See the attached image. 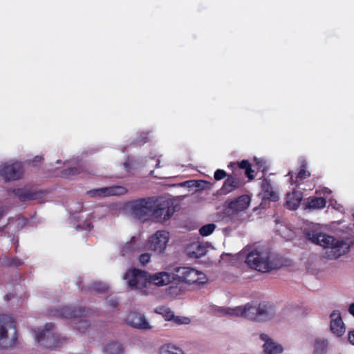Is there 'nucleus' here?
<instances>
[{"label": "nucleus", "mask_w": 354, "mask_h": 354, "mask_svg": "<svg viewBox=\"0 0 354 354\" xmlns=\"http://www.w3.org/2000/svg\"><path fill=\"white\" fill-rule=\"evenodd\" d=\"M348 340L349 342L354 345V330L351 331L348 334Z\"/></svg>", "instance_id": "nucleus-47"}, {"label": "nucleus", "mask_w": 354, "mask_h": 354, "mask_svg": "<svg viewBox=\"0 0 354 354\" xmlns=\"http://www.w3.org/2000/svg\"><path fill=\"white\" fill-rule=\"evenodd\" d=\"M286 207L289 209H296L299 206L302 198L303 194L299 191H292L286 194Z\"/></svg>", "instance_id": "nucleus-22"}, {"label": "nucleus", "mask_w": 354, "mask_h": 354, "mask_svg": "<svg viewBox=\"0 0 354 354\" xmlns=\"http://www.w3.org/2000/svg\"><path fill=\"white\" fill-rule=\"evenodd\" d=\"M24 168L21 162H8L0 167V175L6 181L16 180L22 178Z\"/></svg>", "instance_id": "nucleus-10"}, {"label": "nucleus", "mask_w": 354, "mask_h": 354, "mask_svg": "<svg viewBox=\"0 0 354 354\" xmlns=\"http://www.w3.org/2000/svg\"><path fill=\"white\" fill-rule=\"evenodd\" d=\"M89 288L95 292L104 293L108 291L109 286L102 282L95 281L90 284Z\"/></svg>", "instance_id": "nucleus-33"}, {"label": "nucleus", "mask_w": 354, "mask_h": 354, "mask_svg": "<svg viewBox=\"0 0 354 354\" xmlns=\"http://www.w3.org/2000/svg\"><path fill=\"white\" fill-rule=\"evenodd\" d=\"M175 279L176 278L174 274H170L167 272H160L154 274H150V284L153 283L158 286L168 285Z\"/></svg>", "instance_id": "nucleus-20"}, {"label": "nucleus", "mask_w": 354, "mask_h": 354, "mask_svg": "<svg viewBox=\"0 0 354 354\" xmlns=\"http://www.w3.org/2000/svg\"><path fill=\"white\" fill-rule=\"evenodd\" d=\"M149 140L147 133H142L139 138L137 139V140L135 142V145H142L146 142H147Z\"/></svg>", "instance_id": "nucleus-39"}, {"label": "nucleus", "mask_w": 354, "mask_h": 354, "mask_svg": "<svg viewBox=\"0 0 354 354\" xmlns=\"http://www.w3.org/2000/svg\"><path fill=\"white\" fill-rule=\"evenodd\" d=\"M229 168H231L233 173H235V170L238 169H245V174L246 176L250 179H254V176L253 173L254 171L252 169V165L248 160H243L241 162H230L228 165Z\"/></svg>", "instance_id": "nucleus-23"}, {"label": "nucleus", "mask_w": 354, "mask_h": 354, "mask_svg": "<svg viewBox=\"0 0 354 354\" xmlns=\"http://www.w3.org/2000/svg\"><path fill=\"white\" fill-rule=\"evenodd\" d=\"M171 285L166 289V293L167 295L170 297H175L182 294L183 292V282L178 280V282H172L170 283Z\"/></svg>", "instance_id": "nucleus-27"}, {"label": "nucleus", "mask_w": 354, "mask_h": 354, "mask_svg": "<svg viewBox=\"0 0 354 354\" xmlns=\"http://www.w3.org/2000/svg\"><path fill=\"white\" fill-rule=\"evenodd\" d=\"M107 301L109 303L110 306L113 308H116L118 305V299L113 297H109L107 298Z\"/></svg>", "instance_id": "nucleus-42"}, {"label": "nucleus", "mask_w": 354, "mask_h": 354, "mask_svg": "<svg viewBox=\"0 0 354 354\" xmlns=\"http://www.w3.org/2000/svg\"><path fill=\"white\" fill-rule=\"evenodd\" d=\"M127 192V189L120 185L101 187L94 189L88 192V194L92 197H106L111 196H122Z\"/></svg>", "instance_id": "nucleus-12"}, {"label": "nucleus", "mask_w": 354, "mask_h": 354, "mask_svg": "<svg viewBox=\"0 0 354 354\" xmlns=\"http://www.w3.org/2000/svg\"><path fill=\"white\" fill-rule=\"evenodd\" d=\"M90 310L84 307H77L72 306H64L57 310L58 315L64 318H77L87 317L90 314Z\"/></svg>", "instance_id": "nucleus-13"}, {"label": "nucleus", "mask_w": 354, "mask_h": 354, "mask_svg": "<svg viewBox=\"0 0 354 354\" xmlns=\"http://www.w3.org/2000/svg\"><path fill=\"white\" fill-rule=\"evenodd\" d=\"M104 352L105 354H122L124 349L122 344L113 342L104 346Z\"/></svg>", "instance_id": "nucleus-30"}, {"label": "nucleus", "mask_w": 354, "mask_h": 354, "mask_svg": "<svg viewBox=\"0 0 354 354\" xmlns=\"http://www.w3.org/2000/svg\"><path fill=\"white\" fill-rule=\"evenodd\" d=\"M175 276L180 281L188 284L203 285L207 281L206 275L193 268L180 267L176 269Z\"/></svg>", "instance_id": "nucleus-8"}, {"label": "nucleus", "mask_w": 354, "mask_h": 354, "mask_svg": "<svg viewBox=\"0 0 354 354\" xmlns=\"http://www.w3.org/2000/svg\"><path fill=\"white\" fill-rule=\"evenodd\" d=\"M228 175L223 169H218L215 171L214 177L216 180H221L227 178Z\"/></svg>", "instance_id": "nucleus-38"}, {"label": "nucleus", "mask_w": 354, "mask_h": 354, "mask_svg": "<svg viewBox=\"0 0 354 354\" xmlns=\"http://www.w3.org/2000/svg\"><path fill=\"white\" fill-rule=\"evenodd\" d=\"M243 185V180L237 176L236 173L229 174L227 178L224 181L221 187V191L223 194H229L237 189L241 188Z\"/></svg>", "instance_id": "nucleus-17"}, {"label": "nucleus", "mask_w": 354, "mask_h": 354, "mask_svg": "<svg viewBox=\"0 0 354 354\" xmlns=\"http://www.w3.org/2000/svg\"><path fill=\"white\" fill-rule=\"evenodd\" d=\"M12 193L19 198L21 202H26L38 199L41 193L31 188L23 187L17 188L12 190Z\"/></svg>", "instance_id": "nucleus-18"}, {"label": "nucleus", "mask_w": 354, "mask_h": 354, "mask_svg": "<svg viewBox=\"0 0 354 354\" xmlns=\"http://www.w3.org/2000/svg\"><path fill=\"white\" fill-rule=\"evenodd\" d=\"M261 339L263 340L266 342H272V340L268 337L266 334L262 333L260 335Z\"/></svg>", "instance_id": "nucleus-45"}, {"label": "nucleus", "mask_w": 354, "mask_h": 354, "mask_svg": "<svg viewBox=\"0 0 354 354\" xmlns=\"http://www.w3.org/2000/svg\"><path fill=\"white\" fill-rule=\"evenodd\" d=\"M304 234L313 243L330 249V253L326 254L328 259H337L349 251V245L346 241L321 232L315 225L305 228Z\"/></svg>", "instance_id": "nucleus-1"}, {"label": "nucleus", "mask_w": 354, "mask_h": 354, "mask_svg": "<svg viewBox=\"0 0 354 354\" xmlns=\"http://www.w3.org/2000/svg\"><path fill=\"white\" fill-rule=\"evenodd\" d=\"M127 285L131 290H142L150 285V274L138 268L128 269L123 276Z\"/></svg>", "instance_id": "nucleus-7"}, {"label": "nucleus", "mask_w": 354, "mask_h": 354, "mask_svg": "<svg viewBox=\"0 0 354 354\" xmlns=\"http://www.w3.org/2000/svg\"><path fill=\"white\" fill-rule=\"evenodd\" d=\"M137 250L136 239L133 236L131 241L126 243L125 245L121 249V253L123 256L129 255L135 252Z\"/></svg>", "instance_id": "nucleus-31"}, {"label": "nucleus", "mask_w": 354, "mask_h": 354, "mask_svg": "<svg viewBox=\"0 0 354 354\" xmlns=\"http://www.w3.org/2000/svg\"><path fill=\"white\" fill-rule=\"evenodd\" d=\"M154 206L153 198H142L133 202L131 214L136 218L141 219L151 215Z\"/></svg>", "instance_id": "nucleus-9"}, {"label": "nucleus", "mask_w": 354, "mask_h": 354, "mask_svg": "<svg viewBox=\"0 0 354 354\" xmlns=\"http://www.w3.org/2000/svg\"><path fill=\"white\" fill-rule=\"evenodd\" d=\"M43 160L44 158L42 156H36L32 160H30L28 164L32 167H36L40 164Z\"/></svg>", "instance_id": "nucleus-41"}, {"label": "nucleus", "mask_w": 354, "mask_h": 354, "mask_svg": "<svg viewBox=\"0 0 354 354\" xmlns=\"http://www.w3.org/2000/svg\"><path fill=\"white\" fill-rule=\"evenodd\" d=\"M216 225L214 223L206 224L200 228L199 232L201 236H207L210 235L214 231Z\"/></svg>", "instance_id": "nucleus-36"}, {"label": "nucleus", "mask_w": 354, "mask_h": 354, "mask_svg": "<svg viewBox=\"0 0 354 354\" xmlns=\"http://www.w3.org/2000/svg\"><path fill=\"white\" fill-rule=\"evenodd\" d=\"M330 330L337 336H342L345 332V327L340 313L334 310L330 314Z\"/></svg>", "instance_id": "nucleus-19"}, {"label": "nucleus", "mask_w": 354, "mask_h": 354, "mask_svg": "<svg viewBox=\"0 0 354 354\" xmlns=\"http://www.w3.org/2000/svg\"><path fill=\"white\" fill-rule=\"evenodd\" d=\"M326 199L324 197L310 196L304 203L305 209H320L326 205Z\"/></svg>", "instance_id": "nucleus-24"}, {"label": "nucleus", "mask_w": 354, "mask_h": 354, "mask_svg": "<svg viewBox=\"0 0 354 354\" xmlns=\"http://www.w3.org/2000/svg\"><path fill=\"white\" fill-rule=\"evenodd\" d=\"M315 193L317 194H321L322 193H323L324 194H329L331 193V191L328 189V188H326V187H324L323 189H322L321 191H318L317 190L315 192Z\"/></svg>", "instance_id": "nucleus-44"}, {"label": "nucleus", "mask_w": 354, "mask_h": 354, "mask_svg": "<svg viewBox=\"0 0 354 354\" xmlns=\"http://www.w3.org/2000/svg\"><path fill=\"white\" fill-rule=\"evenodd\" d=\"M187 254L192 258L198 259L207 253V248L199 242H194L188 246Z\"/></svg>", "instance_id": "nucleus-25"}, {"label": "nucleus", "mask_w": 354, "mask_h": 354, "mask_svg": "<svg viewBox=\"0 0 354 354\" xmlns=\"http://www.w3.org/2000/svg\"><path fill=\"white\" fill-rule=\"evenodd\" d=\"M125 322L127 325L139 329H149L151 326L145 316L137 312H130L127 315Z\"/></svg>", "instance_id": "nucleus-15"}, {"label": "nucleus", "mask_w": 354, "mask_h": 354, "mask_svg": "<svg viewBox=\"0 0 354 354\" xmlns=\"http://www.w3.org/2000/svg\"><path fill=\"white\" fill-rule=\"evenodd\" d=\"M158 313L161 314L165 320L171 321L174 318V313L169 308L160 306Z\"/></svg>", "instance_id": "nucleus-34"}, {"label": "nucleus", "mask_w": 354, "mask_h": 354, "mask_svg": "<svg viewBox=\"0 0 354 354\" xmlns=\"http://www.w3.org/2000/svg\"><path fill=\"white\" fill-rule=\"evenodd\" d=\"M327 346V340L317 339L315 344L314 354H326Z\"/></svg>", "instance_id": "nucleus-32"}, {"label": "nucleus", "mask_w": 354, "mask_h": 354, "mask_svg": "<svg viewBox=\"0 0 354 354\" xmlns=\"http://www.w3.org/2000/svg\"><path fill=\"white\" fill-rule=\"evenodd\" d=\"M261 189L263 198L272 201H277L279 200V195L276 192L273 191L270 180L264 178L261 182Z\"/></svg>", "instance_id": "nucleus-21"}, {"label": "nucleus", "mask_w": 354, "mask_h": 354, "mask_svg": "<svg viewBox=\"0 0 354 354\" xmlns=\"http://www.w3.org/2000/svg\"><path fill=\"white\" fill-rule=\"evenodd\" d=\"M250 201L251 198L248 195H241L230 201L227 205V207L232 212H241L248 208Z\"/></svg>", "instance_id": "nucleus-16"}, {"label": "nucleus", "mask_w": 354, "mask_h": 354, "mask_svg": "<svg viewBox=\"0 0 354 354\" xmlns=\"http://www.w3.org/2000/svg\"><path fill=\"white\" fill-rule=\"evenodd\" d=\"M150 258L151 257L148 253H144L139 256L138 260L140 264L145 266L149 262Z\"/></svg>", "instance_id": "nucleus-40"}, {"label": "nucleus", "mask_w": 354, "mask_h": 354, "mask_svg": "<svg viewBox=\"0 0 354 354\" xmlns=\"http://www.w3.org/2000/svg\"><path fill=\"white\" fill-rule=\"evenodd\" d=\"M263 348L266 354H280L283 351V347L273 341L266 342Z\"/></svg>", "instance_id": "nucleus-29"}, {"label": "nucleus", "mask_w": 354, "mask_h": 354, "mask_svg": "<svg viewBox=\"0 0 354 354\" xmlns=\"http://www.w3.org/2000/svg\"><path fill=\"white\" fill-rule=\"evenodd\" d=\"M55 330V324L47 323L43 330L36 333L35 339L41 346L50 349L59 347L68 342L66 337H61Z\"/></svg>", "instance_id": "nucleus-5"}, {"label": "nucleus", "mask_w": 354, "mask_h": 354, "mask_svg": "<svg viewBox=\"0 0 354 354\" xmlns=\"http://www.w3.org/2000/svg\"><path fill=\"white\" fill-rule=\"evenodd\" d=\"M153 202L154 206L151 217L156 222L164 223L169 221L176 211L174 203L171 199L153 198Z\"/></svg>", "instance_id": "nucleus-6"}, {"label": "nucleus", "mask_w": 354, "mask_h": 354, "mask_svg": "<svg viewBox=\"0 0 354 354\" xmlns=\"http://www.w3.org/2000/svg\"><path fill=\"white\" fill-rule=\"evenodd\" d=\"M169 232L165 230L157 231L149 240V248L158 253H162L169 241Z\"/></svg>", "instance_id": "nucleus-11"}, {"label": "nucleus", "mask_w": 354, "mask_h": 354, "mask_svg": "<svg viewBox=\"0 0 354 354\" xmlns=\"http://www.w3.org/2000/svg\"><path fill=\"white\" fill-rule=\"evenodd\" d=\"M308 164L306 160L300 161L299 171L293 174L292 171H289L288 175L290 176V183L292 185H295L297 187H300L301 181L310 176V172L307 169Z\"/></svg>", "instance_id": "nucleus-14"}, {"label": "nucleus", "mask_w": 354, "mask_h": 354, "mask_svg": "<svg viewBox=\"0 0 354 354\" xmlns=\"http://www.w3.org/2000/svg\"><path fill=\"white\" fill-rule=\"evenodd\" d=\"M174 323L181 325V324H189L191 322V320L189 318L186 317H180V316H175L174 318L172 319Z\"/></svg>", "instance_id": "nucleus-37"}, {"label": "nucleus", "mask_w": 354, "mask_h": 354, "mask_svg": "<svg viewBox=\"0 0 354 354\" xmlns=\"http://www.w3.org/2000/svg\"><path fill=\"white\" fill-rule=\"evenodd\" d=\"M8 208L6 207L2 206L0 207V220L2 218V217L4 216L6 212H8Z\"/></svg>", "instance_id": "nucleus-46"}, {"label": "nucleus", "mask_w": 354, "mask_h": 354, "mask_svg": "<svg viewBox=\"0 0 354 354\" xmlns=\"http://www.w3.org/2000/svg\"><path fill=\"white\" fill-rule=\"evenodd\" d=\"M10 264L15 266H20L23 264V261L21 259L18 258H13L11 260Z\"/></svg>", "instance_id": "nucleus-43"}, {"label": "nucleus", "mask_w": 354, "mask_h": 354, "mask_svg": "<svg viewBox=\"0 0 354 354\" xmlns=\"http://www.w3.org/2000/svg\"><path fill=\"white\" fill-rule=\"evenodd\" d=\"M84 317H79V321L75 324V328L82 333L84 332L91 326L90 322L85 319Z\"/></svg>", "instance_id": "nucleus-35"}, {"label": "nucleus", "mask_w": 354, "mask_h": 354, "mask_svg": "<svg viewBox=\"0 0 354 354\" xmlns=\"http://www.w3.org/2000/svg\"><path fill=\"white\" fill-rule=\"evenodd\" d=\"M160 167V160H157V163H156V167Z\"/></svg>", "instance_id": "nucleus-49"}, {"label": "nucleus", "mask_w": 354, "mask_h": 354, "mask_svg": "<svg viewBox=\"0 0 354 354\" xmlns=\"http://www.w3.org/2000/svg\"><path fill=\"white\" fill-rule=\"evenodd\" d=\"M348 311L354 317V303L350 305Z\"/></svg>", "instance_id": "nucleus-48"}, {"label": "nucleus", "mask_w": 354, "mask_h": 354, "mask_svg": "<svg viewBox=\"0 0 354 354\" xmlns=\"http://www.w3.org/2000/svg\"><path fill=\"white\" fill-rule=\"evenodd\" d=\"M17 339L16 322L9 315H0V348L13 346Z\"/></svg>", "instance_id": "nucleus-4"}, {"label": "nucleus", "mask_w": 354, "mask_h": 354, "mask_svg": "<svg viewBox=\"0 0 354 354\" xmlns=\"http://www.w3.org/2000/svg\"><path fill=\"white\" fill-rule=\"evenodd\" d=\"M159 354H185L184 351L171 343L162 345L159 349Z\"/></svg>", "instance_id": "nucleus-28"}, {"label": "nucleus", "mask_w": 354, "mask_h": 354, "mask_svg": "<svg viewBox=\"0 0 354 354\" xmlns=\"http://www.w3.org/2000/svg\"><path fill=\"white\" fill-rule=\"evenodd\" d=\"M245 263L250 268L261 272H268L281 267L279 256L269 250H254L246 257Z\"/></svg>", "instance_id": "nucleus-3"}, {"label": "nucleus", "mask_w": 354, "mask_h": 354, "mask_svg": "<svg viewBox=\"0 0 354 354\" xmlns=\"http://www.w3.org/2000/svg\"><path fill=\"white\" fill-rule=\"evenodd\" d=\"M221 311L223 315L241 317L259 322L270 320L274 315V309L272 305L264 303L257 305L254 302L248 303L244 306H237L234 308H222Z\"/></svg>", "instance_id": "nucleus-2"}, {"label": "nucleus", "mask_w": 354, "mask_h": 354, "mask_svg": "<svg viewBox=\"0 0 354 354\" xmlns=\"http://www.w3.org/2000/svg\"><path fill=\"white\" fill-rule=\"evenodd\" d=\"M85 171V169L82 165H77L63 169L61 171V176L66 178H72L73 177Z\"/></svg>", "instance_id": "nucleus-26"}]
</instances>
